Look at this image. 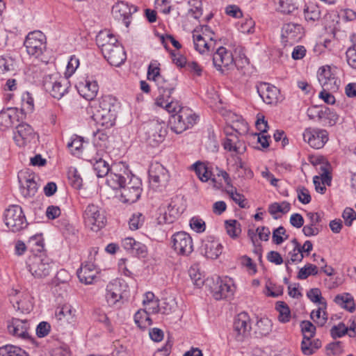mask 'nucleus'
<instances>
[{"mask_svg":"<svg viewBox=\"0 0 356 356\" xmlns=\"http://www.w3.org/2000/svg\"><path fill=\"white\" fill-rule=\"evenodd\" d=\"M174 250L179 254L188 256L193 251V243L189 234L178 232L172 236Z\"/></svg>","mask_w":356,"mask_h":356,"instance_id":"12","label":"nucleus"},{"mask_svg":"<svg viewBox=\"0 0 356 356\" xmlns=\"http://www.w3.org/2000/svg\"><path fill=\"white\" fill-rule=\"evenodd\" d=\"M302 13L304 19L308 24H314L321 19L322 11L319 6L314 2H306Z\"/></svg>","mask_w":356,"mask_h":356,"instance_id":"29","label":"nucleus"},{"mask_svg":"<svg viewBox=\"0 0 356 356\" xmlns=\"http://www.w3.org/2000/svg\"><path fill=\"white\" fill-rule=\"evenodd\" d=\"M24 45L30 56L38 58L46 50V36L40 31L31 32L26 37Z\"/></svg>","mask_w":356,"mask_h":356,"instance_id":"6","label":"nucleus"},{"mask_svg":"<svg viewBox=\"0 0 356 356\" xmlns=\"http://www.w3.org/2000/svg\"><path fill=\"white\" fill-rule=\"evenodd\" d=\"M272 328L273 323L271 320L268 318H261L256 323L254 334L258 338L267 337L271 332Z\"/></svg>","mask_w":356,"mask_h":356,"instance_id":"34","label":"nucleus"},{"mask_svg":"<svg viewBox=\"0 0 356 356\" xmlns=\"http://www.w3.org/2000/svg\"><path fill=\"white\" fill-rule=\"evenodd\" d=\"M346 60L349 66L356 70V45L350 47L346 52Z\"/></svg>","mask_w":356,"mask_h":356,"instance_id":"63","label":"nucleus"},{"mask_svg":"<svg viewBox=\"0 0 356 356\" xmlns=\"http://www.w3.org/2000/svg\"><path fill=\"white\" fill-rule=\"evenodd\" d=\"M4 222L13 232H19L28 225L24 211L19 205H11L5 211Z\"/></svg>","mask_w":356,"mask_h":356,"instance_id":"5","label":"nucleus"},{"mask_svg":"<svg viewBox=\"0 0 356 356\" xmlns=\"http://www.w3.org/2000/svg\"><path fill=\"white\" fill-rule=\"evenodd\" d=\"M83 218L86 225L95 232L104 227L106 221L104 211L94 204H89L86 207Z\"/></svg>","mask_w":356,"mask_h":356,"instance_id":"7","label":"nucleus"},{"mask_svg":"<svg viewBox=\"0 0 356 356\" xmlns=\"http://www.w3.org/2000/svg\"><path fill=\"white\" fill-rule=\"evenodd\" d=\"M134 322L140 329L143 330L152 323L149 315L144 309H139L135 314Z\"/></svg>","mask_w":356,"mask_h":356,"instance_id":"38","label":"nucleus"},{"mask_svg":"<svg viewBox=\"0 0 356 356\" xmlns=\"http://www.w3.org/2000/svg\"><path fill=\"white\" fill-rule=\"evenodd\" d=\"M105 298L108 306L120 308L123 304L122 284L119 280L109 282L106 288Z\"/></svg>","mask_w":356,"mask_h":356,"instance_id":"15","label":"nucleus"},{"mask_svg":"<svg viewBox=\"0 0 356 356\" xmlns=\"http://www.w3.org/2000/svg\"><path fill=\"white\" fill-rule=\"evenodd\" d=\"M53 265L54 264L49 258L35 256L29 266V271L35 277H44L49 275Z\"/></svg>","mask_w":356,"mask_h":356,"instance_id":"13","label":"nucleus"},{"mask_svg":"<svg viewBox=\"0 0 356 356\" xmlns=\"http://www.w3.org/2000/svg\"><path fill=\"white\" fill-rule=\"evenodd\" d=\"M145 217L140 213H134L129 220V228L131 230H136L141 227L144 223Z\"/></svg>","mask_w":356,"mask_h":356,"instance_id":"53","label":"nucleus"},{"mask_svg":"<svg viewBox=\"0 0 356 356\" xmlns=\"http://www.w3.org/2000/svg\"><path fill=\"white\" fill-rule=\"evenodd\" d=\"M119 107V102L115 97L106 95L90 104L87 113L97 125L108 129L115 124Z\"/></svg>","mask_w":356,"mask_h":356,"instance_id":"2","label":"nucleus"},{"mask_svg":"<svg viewBox=\"0 0 356 356\" xmlns=\"http://www.w3.org/2000/svg\"><path fill=\"white\" fill-rule=\"evenodd\" d=\"M43 86L54 98L60 99L67 92L70 83L65 77L55 72L44 76Z\"/></svg>","mask_w":356,"mask_h":356,"instance_id":"4","label":"nucleus"},{"mask_svg":"<svg viewBox=\"0 0 356 356\" xmlns=\"http://www.w3.org/2000/svg\"><path fill=\"white\" fill-rule=\"evenodd\" d=\"M296 191L298 199L302 204H307L311 202V195L309 191L305 187L299 186L297 188Z\"/></svg>","mask_w":356,"mask_h":356,"instance_id":"61","label":"nucleus"},{"mask_svg":"<svg viewBox=\"0 0 356 356\" xmlns=\"http://www.w3.org/2000/svg\"><path fill=\"white\" fill-rule=\"evenodd\" d=\"M225 226L227 234L232 238H237L241 232V226L236 220H227L225 221Z\"/></svg>","mask_w":356,"mask_h":356,"instance_id":"39","label":"nucleus"},{"mask_svg":"<svg viewBox=\"0 0 356 356\" xmlns=\"http://www.w3.org/2000/svg\"><path fill=\"white\" fill-rule=\"evenodd\" d=\"M337 67L329 65L321 67L318 71V80L322 88L336 92L339 90L340 80L337 76Z\"/></svg>","mask_w":356,"mask_h":356,"instance_id":"8","label":"nucleus"},{"mask_svg":"<svg viewBox=\"0 0 356 356\" xmlns=\"http://www.w3.org/2000/svg\"><path fill=\"white\" fill-rule=\"evenodd\" d=\"M160 69L156 66L149 65L147 71V78L149 80H152L156 83H161L163 81V77L160 74Z\"/></svg>","mask_w":356,"mask_h":356,"instance_id":"59","label":"nucleus"},{"mask_svg":"<svg viewBox=\"0 0 356 356\" xmlns=\"http://www.w3.org/2000/svg\"><path fill=\"white\" fill-rule=\"evenodd\" d=\"M348 334V327L343 323L334 325L330 330V335L333 339L341 338Z\"/></svg>","mask_w":356,"mask_h":356,"instance_id":"54","label":"nucleus"},{"mask_svg":"<svg viewBox=\"0 0 356 356\" xmlns=\"http://www.w3.org/2000/svg\"><path fill=\"white\" fill-rule=\"evenodd\" d=\"M193 38L195 49L200 54H204L211 50L212 42H208L202 35L193 33Z\"/></svg>","mask_w":356,"mask_h":356,"instance_id":"37","label":"nucleus"},{"mask_svg":"<svg viewBox=\"0 0 356 356\" xmlns=\"http://www.w3.org/2000/svg\"><path fill=\"white\" fill-rule=\"evenodd\" d=\"M169 178L168 171L163 165L158 162L151 164L149 169V179L153 188L165 186Z\"/></svg>","mask_w":356,"mask_h":356,"instance_id":"14","label":"nucleus"},{"mask_svg":"<svg viewBox=\"0 0 356 356\" xmlns=\"http://www.w3.org/2000/svg\"><path fill=\"white\" fill-rule=\"evenodd\" d=\"M327 355H337L343 353V344L341 341L330 343L326 346Z\"/></svg>","mask_w":356,"mask_h":356,"instance_id":"60","label":"nucleus"},{"mask_svg":"<svg viewBox=\"0 0 356 356\" xmlns=\"http://www.w3.org/2000/svg\"><path fill=\"white\" fill-rule=\"evenodd\" d=\"M29 325L27 321L19 318H13L8 325V330L10 334L22 339L29 337L28 330Z\"/></svg>","mask_w":356,"mask_h":356,"instance_id":"28","label":"nucleus"},{"mask_svg":"<svg viewBox=\"0 0 356 356\" xmlns=\"http://www.w3.org/2000/svg\"><path fill=\"white\" fill-rule=\"evenodd\" d=\"M339 120V115L328 107L324 106L320 124L323 126H333Z\"/></svg>","mask_w":356,"mask_h":356,"instance_id":"36","label":"nucleus"},{"mask_svg":"<svg viewBox=\"0 0 356 356\" xmlns=\"http://www.w3.org/2000/svg\"><path fill=\"white\" fill-rule=\"evenodd\" d=\"M79 93L87 100H92L97 95L99 86L96 81L86 79L77 86Z\"/></svg>","mask_w":356,"mask_h":356,"instance_id":"31","label":"nucleus"},{"mask_svg":"<svg viewBox=\"0 0 356 356\" xmlns=\"http://www.w3.org/2000/svg\"><path fill=\"white\" fill-rule=\"evenodd\" d=\"M108 185L114 190H120V200L132 204L138 200L143 188L140 178L131 173L122 164L113 167L106 179Z\"/></svg>","mask_w":356,"mask_h":356,"instance_id":"1","label":"nucleus"},{"mask_svg":"<svg viewBox=\"0 0 356 356\" xmlns=\"http://www.w3.org/2000/svg\"><path fill=\"white\" fill-rule=\"evenodd\" d=\"M234 286L230 278H218L213 289V296L216 300L229 298L233 296Z\"/></svg>","mask_w":356,"mask_h":356,"instance_id":"18","label":"nucleus"},{"mask_svg":"<svg viewBox=\"0 0 356 356\" xmlns=\"http://www.w3.org/2000/svg\"><path fill=\"white\" fill-rule=\"evenodd\" d=\"M22 193L24 197L35 195L38 191V184L35 181V175L28 172H21L18 174Z\"/></svg>","mask_w":356,"mask_h":356,"instance_id":"21","label":"nucleus"},{"mask_svg":"<svg viewBox=\"0 0 356 356\" xmlns=\"http://www.w3.org/2000/svg\"><path fill=\"white\" fill-rule=\"evenodd\" d=\"M189 225L194 232L198 234L203 233L206 229L205 222L198 216L191 218Z\"/></svg>","mask_w":356,"mask_h":356,"instance_id":"52","label":"nucleus"},{"mask_svg":"<svg viewBox=\"0 0 356 356\" xmlns=\"http://www.w3.org/2000/svg\"><path fill=\"white\" fill-rule=\"evenodd\" d=\"M198 116L187 107H182L179 112L171 115L170 124L171 129L176 134H181L196 124Z\"/></svg>","mask_w":356,"mask_h":356,"instance_id":"3","label":"nucleus"},{"mask_svg":"<svg viewBox=\"0 0 356 356\" xmlns=\"http://www.w3.org/2000/svg\"><path fill=\"white\" fill-rule=\"evenodd\" d=\"M276 310L279 312L278 320L282 323L289 322L291 319V311L289 306L284 302L276 303Z\"/></svg>","mask_w":356,"mask_h":356,"instance_id":"42","label":"nucleus"},{"mask_svg":"<svg viewBox=\"0 0 356 356\" xmlns=\"http://www.w3.org/2000/svg\"><path fill=\"white\" fill-rule=\"evenodd\" d=\"M334 302L341 308L353 312L355 310V303L353 296L349 293L338 294L334 297Z\"/></svg>","mask_w":356,"mask_h":356,"instance_id":"33","label":"nucleus"},{"mask_svg":"<svg viewBox=\"0 0 356 356\" xmlns=\"http://www.w3.org/2000/svg\"><path fill=\"white\" fill-rule=\"evenodd\" d=\"M137 11L136 6H129L127 3L120 1L115 3L112 8L113 17L118 21H122L128 27L131 21L132 13Z\"/></svg>","mask_w":356,"mask_h":356,"instance_id":"20","label":"nucleus"},{"mask_svg":"<svg viewBox=\"0 0 356 356\" xmlns=\"http://www.w3.org/2000/svg\"><path fill=\"white\" fill-rule=\"evenodd\" d=\"M116 42H118L116 38L106 30L100 31L96 36V43L100 48L102 54L104 53L105 49H109Z\"/></svg>","mask_w":356,"mask_h":356,"instance_id":"32","label":"nucleus"},{"mask_svg":"<svg viewBox=\"0 0 356 356\" xmlns=\"http://www.w3.org/2000/svg\"><path fill=\"white\" fill-rule=\"evenodd\" d=\"M103 56L111 65L115 67L120 66L127 58L124 47L118 42L113 44L109 49H105Z\"/></svg>","mask_w":356,"mask_h":356,"instance_id":"19","label":"nucleus"},{"mask_svg":"<svg viewBox=\"0 0 356 356\" xmlns=\"http://www.w3.org/2000/svg\"><path fill=\"white\" fill-rule=\"evenodd\" d=\"M15 65V60L11 56L8 55L0 56V74L13 71Z\"/></svg>","mask_w":356,"mask_h":356,"instance_id":"47","label":"nucleus"},{"mask_svg":"<svg viewBox=\"0 0 356 356\" xmlns=\"http://www.w3.org/2000/svg\"><path fill=\"white\" fill-rule=\"evenodd\" d=\"M301 331L303 337H314L316 332V327L309 321H303L300 323Z\"/></svg>","mask_w":356,"mask_h":356,"instance_id":"56","label":"nucleus"},{"mask_svg":"<svg viewBox=\"0 0 356 356\" xmlns=\"http://www.w3.org/2000/svg\"><path fill=\"white\" fill-rule=\"evenodd\" d=\"M307 216L309 220V223L303 227V234L307 237L318 235L321 231L319 224L322 220V214L318 212H309L307 213Z\"/></svg>","mask_w":356,"mask_h":356,"instance_id":"27","label":"nucleus"},{"mask_svg":"<svg viewBox=\"0 0 356 356\" xmlns=\"http://www.w3.org/2000/svg\"><path fill=\"white\" fill-rule=\"evenodd\" d=\"M291 209V204L288 202L284 201L281 203L274 202L269 205L268 212L275 216L277 213H286Z\"/></svg>","mask_w":356,"mask_h":356,"instance_id":"48","label":"nucleus"},{"mask_svg":"<svg viewBox=\"0 0 356 356\" xmlns=\"http://www.w3.org/2000/svg\"><path fill=\"white\" fill-rule=\"evenodd\" d=\"M201 249L207 258L216 259L222 253V245L213 236H207L202 241Z\"/></svg>","mask_w":356,"mask_h":356,"instance_id":"23","label":"nucleus"},{"mask_svg":"<svg viewBox=\"0 0 356 356\" xmlns=\"http://www.w3.org/2000/svg\"><path fill=\"white\" fill-rule=\"evenodd\" d=\"M298 8L295 0H280L277 9L284 14H290Z\"/></svg>","mask_w":356,"mask_h":356,"instance_id":"49","label":"nucleus"},{"mask_svg":"<svg viewBox=\"0 0 356 356\" xmlns=\"http://www.w3.org/2000/svg\"><path fill=\"white\" fill-rule=\"evenodd\" d=\"M273 241L276 245H280L288 238L286 235V230L284 227L280 226L273 232Z\"/></svg>","mask_w":356,"mask_h":356,"instance_id":"57","label":"nucleus"},{"mask_svg":"<svg viewBox=\"0 0 356 356\" xmlns=\"http://www.w3.org/2000/svg\"><path fill=\"white\" fill-rule=\"evenodd\" d=\"M304 141L316 149L323 148L329 140V134L325 129L309 127L303 132Z\"/></svg>","mask_w":356,"mask_h":356,"instance_id":"10","label":"nucleus"},{"mask_svg":"<svg viewBox=\"0 0 356 356\" xmlns=\"http://www.w3.org/2000/svg\"><path fill=\"white\" fill-rule=\"evenodd\" d=\"M228 193L232 200L236 202L241 208H246L248 202L245 196L236 191V190H232L228 191Z\"/></svg>","mask_w":356,"mask_h":356,"instance_id":"58","label":"nucleus"},{"mask_svg":"<svg viewBox=\"0 0 356 356\" xmlns=\"http://www.w3.org/2000/svg\"><path fill=\"white\" fill-rule=\"evenodd\" d=\"M238 131H234V133H228L226 131V138L223 143L225 149L229 152H233L236 154H242L246 150V147L243 141L241 140L238 136Z\"/></svg>","mask_w":356,"mask_h":356,"instance_id":"26","label":"nucleus"},{"mask_svg":"<svg viewBox=\"0 0 356 356\" xmlns=\"http://www.w3.org/2000/svg\"><path fill=\"white\" fill-rule=\"evenodd\" d=\"M177 307V303L175 298H165L160 303V313L168 315L175 312Z\"/></svg>","mask_w":356,"mask_h":356,"instance_id":"44","label":"nucleus"},{"mask_svg":"<svg viewBox=\"0 0 356 356\" xmlns=\"http://www.w3.org/2000/svg\"><path fill=\"white\" fill-rule=\"evenodd\" d=\"M0 356H29L27 353L19 347L6 345L0 348Z\"/></svg>","mask_w":356,"mask_h":356,"instance_id":"43","label":"nucleus"},{"mask_svg":"<svg viewBox=\"0 0 356 356\" xmlns=\"http://www.w3.org/2000/svg\"><path fill=\"white\" fill-rule=\"evenodd\" d=\"M326 308L327 302H323L317 309L313 310L310 314L311 318L319 326H323L327 321Z\"/></svg>","mask_w":356,"mask_h":356,"instance_id":"35","label":"nucleus"},{"mask_svg":"<svg viewBox=\"0 0 356 356\" xmlns=\"http://www.w3.org/2000/svg\"><path fill=\"white\" fill-rule=\"evenodd\" d=\"M143 130L146 136V139L156 144L161 143L167 134L165 122L158 120L145 122L143 126Z\"/></svg>","mask_w":356,"mask_h":356,"instance_id":"9","label":"nucleus"},{"mask_svg":"<svg viewBox=\"0 0 356 356\" xmlns=\"http://www.w3.org/2000/svg\"><path fill=\"white\" fill-rule=\"evenodd\" d=\"M342 217L344 219L345 225L350 227L353 220L356 219V212L352 208L346 207L342 213Z\"/></svg>","mask_w":356,"mask_h":356,"instance_id":"64","label":"nucleus"},{"mask_svg":"<svg viewBox=\"0 0 356 356\" xmlns=\"http://www.w3.org/2000/svg\"><path fill=\"white\" fill-rule=\"evenodd\" d=\"M93 149L95 154L91 156V158L88 159L87 161L92 165L93 170L98 177H108L112 168L118 164H115L110 168L108 163L104 158L106 153L103 150H97L95 147Z\"/></svg>","mask_w":356,"mask_h":356,"instance_id":"16","label":"nucleus"},{"mask_svg":"<svg viewBox=\"0 0 356 356\" xmlns=\"http://www.w3.org/2000/svg\"><path fill=\"white\" fill-rule=\"evenodd\" d=\"M76 273L81 282L91 284L97 278V270L93 263L88 262L82 265Z\"/></svg>","mask_w":356,"mask_h":356,"instance_id":"30","label":"nucleus"},{"mask_svg":"<svg viewBox=\"0 0 356 356\" xmlns=\"http://www.w3.org/2000/svg\"><path fill=\"white\" fill-rule=\"evenodd\" d=\"M307 296L312 302L318 303L319 305L323 302H326L322 296L321 290L318 288L311 289L307 291Z\"/></svg>","mask_w":356,"mask_h":356,"instance_id":"55","label":"nucleus"},{"mask_svg":"<svg viewBox=\"0 0 356 356\" xmlns=\"http://www.w3.org/2000/svg\"><path fill=\"white\" fill-rule=\"evenodd\" d=\"M213 63L215 67L221 72L234 66V58L232 52L224 47L217 48L213 54Z\"/></svg>","mask_w":356,"mask_h":356,"instance_id":"17","label":"nucleus"},{"mask_svg":"<svg viewBox=\"0 0 356 356\" xmlns=\"http://www.w3.org/2000/svg\"><path fill=\"white\" fill-rule=\"evenodd\" d=\"M35 132L33 129L26 123H22L16 127L14 134V140L19 146H24L35 138Z\"/></svg>","mask_w":356,"mask_h":356,"instance_id":"22","label":"nucleus"},{"mask_svg":"<svg viewBox=\"0 0 356 356\" xmlns=\"http://www.w3.org/2000/svg\"><path fill=\"white\" fill-rule=\"evenodd\" d=\"M323 108L324 106L316 105L309 107L307 111L308 118L312 120L320 123L321 118H322Z\"/></svg>","mask_w":356,"mask_h":356,"instance_id":"51","label":"nucleus"},{"mask_svg":"<svg viewBox=\"0 0 356 356\" xmlns=\"http://www.w3.org/2000/svg\"><path fill=\"white\" fill-rule=\"evenodd\" d=\"M317 274V266L312 264H307L303 268L300 269L298 274V278L300 280H305L309 275H316Z\"/></svg>","mask_w":356,"mask_h":356,"instance_id":"50","label":"nucleus"},{"mask_svg":"<svg viewBox=\"0 0 356 356\" xmlns=\"http://www.w3.org/2000/svg\"><path fill=\"white\" fill-rule=\"evenodd\" d=\"M312 337H303L301 343V350L304 355H311L315 353L314 348L312 345Z\"/></svg>","mask_w":356,"mask_h":356,"instance_id":"62","label":"nucleus"},{"mask_svg":"<svg viewBox=\"0 0 356 356\" xmlns=\"http://www.w3.org/2000/svg\"><path fill=\"white\" fill-rule=\"evenodd\" d=\"M83 145V138L74 135L71 138L70 141L68 142L67 147L72 154L79 156L82 152Z\"/></svg>","mask_w":356,"mask_h":356,"instance_id":"41","label":"nucleus"},{"mask_svg":"<svg viewBox=\"0 0 356 356\" xmlns=\"http://www.w3.org/2000/svg\"><path fill=\"white\" fill-rule=\"evenodd\" d=\"M257 92L267 104H276L279 100V89L268 83H261L257 86Z\"/></svg>","mask_w":356,"mask_h":356,"instance_id":"24","label":"nucleus"},{"mask_svg":"<svg viewBox=\"0 0 356 356\" xmlns=\"http://www.w3.org/2000/svg\"><path fill=\"white\" fill-rule=\"evenodd\" d=\"M250 318L247 313L241 312L235 318L233 324L232 335L238 341H243L250 332Z\"/></svg>","mask_w":356,"mask_h":356,"instance_id":"11","label":"nucleus"},{"mask_svg":"<svg viewBox=\"0 0 356 356\" xmlns=\"http://www.w3.org/2000/svg\"><path fill=\"white\" fill-rule=\"evenodd\" d=\"M16 111L15 108H8L0 112V124L5 127H10L13 124Z\"/></svg>","mask_w":356,"mask_h":356,"instance_id":"46","label":"nucleus"},{"mask_svg":"<svg viewBox=\"0 0 356 356\" xmlns=\"http://www.w3.org/2000/svg\"><path fill=\"white\" fill-rule=\"evenodd\" d=\"M302 26L295 23L285 24L282 29V37L284 42L293 44L299 41L302 35Z\"/></svg>","mask_w":356,"mask_h":356,"instance_id":"25","label":"nucleus"},{"mask_svg":"<svg viewBox=\"0 0 356 356\" xmlns=\"http://www.w3.org/2000/svg\"><path fill=\"white\" fill-rule=\"evenodd\" d=\"M76 310L69 304H65L61 307H58L56 311V316L60 321L66 319L69 321L72 319L75 315Z\"/></svg>","mask_w":356,"mask_h":356,"instance_id":"40","label":"nucleus"},{"mask_svg":"<svg viewBox=\"0 0 356 356\" xmlns=\"http://www.w3.org/2000/svg\"><path fill=\"white\" fill-rule=\"evenodd\" d=\"M194 170L198 178L203 182L207 181L211 177V172L202 163H195L194 164Z\"/></svg>","mask_w":356,"mask_h":356,"instance_id":"45","label":"nucleus"}]
</instances>
